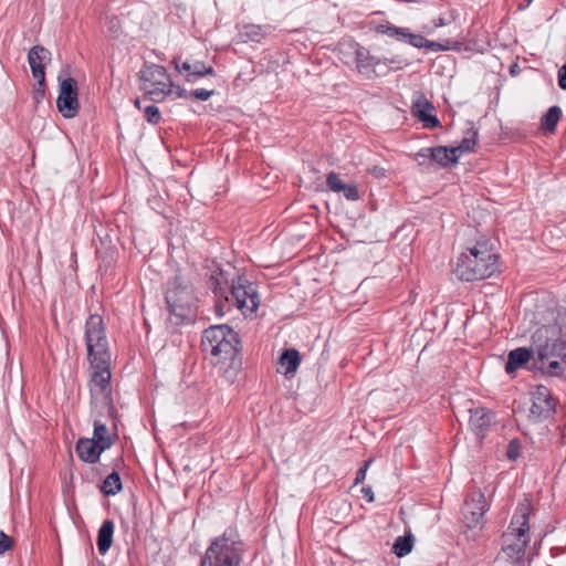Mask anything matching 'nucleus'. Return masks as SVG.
<instances>
[{"label":"nucleus","mask_w":566,"mask_h":566,"mask_svg":"<svg viewBox=\"0 0 566 566\" xmlns=\"http://www.w3.org/2000/svg\"><path fill=\"white\" fill-rule=\"evenodd\" d=\"M51 60V53L42 45H34L30 49L28 54V62L31 67L33 77L45 76V64Z\"/></svg>","instance_id":"nucleus-15"},{"label":"nucleus","mask_w":566,"mask_h":566,"mask_svg":"<svg viewBox=\"0 0 566 566\" xmlns=\"http://www.w3.org/2000/svg\"><path fill=\"white\" fill-rule=\"evenodd\" d=\"M432 109V104L423 97L415 101L412 104V114L426 128H436L440 125L438 117L431 114Z\"/></svg>","instance_id":"nucleus-17"},{"label":"nucleus","mask_w":566,"mask_h":566,"mask_svg":"<svg viewBox=\"0 0 566 566\" xmlns=\"http://www.w3.org/2000/svg\"><path fill=\"white\" fill-rule=\"evenodd\" d=\"M489 510L488 501L482 492L473 494L463 506V522L467 527L474 528L483 524V517Z\"/></svg>","instance_id":"nucleus-11"},{"label":"nucleus","mask_w":566,"mask_h":566,"mask_svg":"<svg viewBox=\"0 0 566 566\" xmlns=\"http://www.w3.org/2000/svg\"><path fill=\"white\" fill-rule=\"evenodd\" d=\"M214 94L213 90L197 88L190 92L191 97L199 101H208Z\"/></svg>","instance_id":"nucleus-36"},{"label":"nucleus","mask_w":566,"mask_h":566,"mask_svg":"<svg viewBox=\"0 0 566 566\" xmlns=\"http://www.w3.org/2000/svg\"><path fill=\"white\" fill-rule=\"evenodd\" d=\"M34 80L36 81L34 86V99L36 103H40L45 95V76H43V80H41V77H34Z\"/></svg>","instance_id":"nucleus-33"},{"label":"nucleus","mask_w":566,"mask_h":566,"mask_svg":"<svg viewBox=\"0 0 566 566\" xmlns=\"http://www.w3.org/2000/svg\"><path fill=\"white\" fill-rule=\"evenodd\" d=\"M165 298L176 318L175 324L192 319L197 300L192 286L185 277L176 275L168 283Z\"/></svg>","instance_id":"nucleus-6"},{"label":"nucleus","mask_w":566,"mask_h":566,"mask_svg":"<svg viewBox=\"0 0 566 566\" xmlns=\"http://www.w3.org/2000/svg\"><path fill=\"white\" fill-rule=\"evenodd\" d=\"M443 24L442 20L439 19V21L436 23L437 27H441Z\"/></svg>","instance_id":"nucleus-48"},{"label":"nucleus","mask_w":566,"mask_h":566,"mask_svg":"<svg viewBox=\"0 0 566 566\" xmlns=\"http://www.w3.org/2000/svg\"><path fill=\"white\" fill-rule=\"evenodd\" d=\"M368 172L378 179L384 178L386 176V170L379 166H374L371 168H368Z\"/></svg>","instance_id":"nucleus-43"},{"label":"nucleus","mask_w":566,"mask_h":566,"mask_svg":"<svg viewBox=\"0 0 566 566\" xmlns=\"http://www.w3.org/2000/svg\"><path fill=\"white\" fill-rule=\"evenodd\" d=\"M85 344L92 375L90 392L94 403L112 408L111 353L102 316L92 314L85 323Z\"/></svg>","instance_id":"nucleus-1"},{"label":"nucleus","mask_w":566,"mask_h":566,"mask_svg":"<svg viewBox=\"0 0 566 566\" xmlns=\"http://www.w3.org/2000/svg\"><path fill=\"white\" fill-rule=\"evenodd\" d=\"M432 151V147H427V148H422L420 149L416 155H415V158L416 160L419 163V165H423L426 159H430L431 160V155H429L428 153Z\"/></svg>","instance_id":"nucleus-38"},{"label":"nucleus","mask_w":566,"mask_h":566,"mask_svg":"<svg viewBox=\"0 0 566 566\" xmlns=\"http://www.w3.org/2000/svg\"><path fill=\"white\" fill-rule=\"evenodd\" d=\"M105 449L102 448L96 441L91 439H80L76 443V452L80 459L87 463H95L98 461L101 453Z\"/></svg>","instance_id":"nucleus-18"},{"label":"nucleus","mask_w":566,"mask_h":566,"mask_svg":"<svg viewBox=\"0 0 566 566\" xmlns=\"http://www.w3.org/2000/svg\"><path fill=\"white\" fill-rule=\"evenodd\" d=\"M122 490L120 476L117 472H112L104 480L102 491L105 495H115Z\"/></svg>","instance_id":"nucleus-28"},{"label":"nucleus","mask_w":566,"mask_h":566,"mask_svg":"<svg viewBox=\"0 0 566 566\" xmlns=\"http://www.w3.org/2000/svg\"><path fill=\"white\" fill-rule=\"evenodd\" d=\"M301 363L300 353L295 348H289L283 352L279 359L277 371L283 375L294 374Z\"/></svg>","instance_id":"nucleus-20"},{"label":"nucleus","mask_w":566,"mask_h":566,"mask_svg":"<svg viewBox=\"0 0 566 566\" xmlns=\"http://www.w3.org/2000/svg\"><path fill=\"white\" fill-rule=\"evenodd\" d=\"M512 447H513V442H511V444H510L509 457L511 459H515L516 455H515V453H512Z\"/></svg>","instance_id":"nucleus-46"},{"label":"nucleus","mask_w":566,"mask_h":566,"mask_svg":"<svg viewBox=\"0 0 566 566\" xmlns=\"http://www.w3.org/2000/svg\"><path fill=\"white\" fill-rule=\"evenodd\" d=\"M271 31V25L244 24L240 31V36L244 41L261 42Z\"/></svg>","instance_id":"nucleus-23"},{"label":"nucleus","mask_w":566,"mask_h":566,"mask_svg":"<svg viewBox=\"0 0 566 566\" xmlns=\"http://www.w3.org/2000/svg\"><path fill=\"white\" fill-rule=\"evenodd\" d=\"M201 345L214 365L231 363L239 345L238 334L228 325H213L205 329Z\"/></svg>","instance_id":"nucleus-5"},{"label":"nucleus","mask_w":566,"mask_h":566,"mask_svg":"<svg viewBox=\"0 0 566 566\" xmlns=\"http://www.w3.org/2000/svg\"><path fill=\"white\" fill-rule=\"evenodd\" d=\"M361 493L368 502H374V492L370 486H364Z\"/></svg>","instance_id":"nucleus-44"},{"label":"nucleus","mask_w":566,"mask_h":566,"mask_svg":"<svg viewBox=\"0 0 566 566\" xmlns=\"http://www.w3.org/2000/svg\"><path fill=\"white\" fill-rule=\"evenodd\" d=\"M326 184H327L328 188L334 192H340L346 185L345 182H343L339 175L334 171H331L327 175Z\"/></svg>","instance_id":"nucleus-30"},{"label":"nucleus","mask_w":566,"mask_h":566,"mask_svg":"<svg viewBox=\"0 0 566 566\" xmlns=\"http://www.w3.org/2000/svg\"><path fill=\"white\" fill-rule=\"evenodd\" d=\"M428 154L431 155L432 161H436L443 167L455 165L459 160V155H455L452 147H432V151Z\"/></svg>","instance_id":"nucleus-22"},{"label":"nucleus","mask_w":566,"mask_h":566,"mask_svg":"<svg viewBox=\"0 0 566 566\" xmlns=\"http://www.w3.org/2000/svg\"><path fill=\"white\" fill-rule=\"evenodd\" d=\"M355 53V62L357 71L370 78L375 75V69L379 64V60L371 55L368 49L358 43L353 45Z\"/></svg>","instance_id":"nucleus-14"},{"label":"nucleus","mask_w":566,"mask_h":566,"mask_svg":"<svg viewBox=\"0 0 566 566\" xmlns=\"http://www.w3.org/2000/svg\"><path fill=\"white\" fill-rule=\"evenodd\" d=\"M497 271V256L488 241H479L457 260L454 272L462 281L484 280Z\"/></svg>","instance_id":"nucleus-3"},{"label":"nucleus","mask_w":566,"mask_h":566,"mask_svg":"<svg viewBox=\"0 0 566 566\" xmlns=\"http://www.w3.org/2000/svg\"><path fill=\"white\" fill-rule=\"evenodd\" d=\"M170 95H175L178 98L191 97L190 93H188L185 88H182L181 86H175V85H174V92Z\"/></svg>","instance_id":"nucleus-42"},{"label":"nucleus","mask_w":566,"mask_h":566,"mask_svg":"<svg viewBox=\"0 0 566 566\" xmlns=\"http://www.w3.org/2000/svg\"><path fill=\"white\" fill-rule=\"evenodd\" d=\"M213 291H214V294H216L217 296H222V295H223V292H222V290H221L220 287H217V286H216Z\"/></svg>","instance_id":"nucleus-45"},{"label":"nucleus","mask_w":566,"mask_h":566,"mask_svg":"<svg viewBox=\"0 0 566 566\" xmlns=\"http://www.w3.org/2000/svg\"><path fill=\"white\" fill-rule=\"evenodd\" d=\"M224 298L227 303H233L244 315L255 313L260 304L255 286L241 277L232 282L230 294Z\"/></svg>","instance_id":"nucleus-8"},{"label":"nucleus","mask_w":566,"mask_h":566,"mask_svg":"<svg viewBox=\"0 0 566 566\" xmlns=\"http://www.w3.org/2000/svg\"><path fill=\"white\" fill-rule=\"evenodd\" d=\"M59 82L57 111L63 117L73 118L80 109L77 83L73 77L62 78L61 76H59Z\"/></svg>","instance_id":"nucleus-9"},{"label":"nucleus","mask_w":566,"mask_h":566,"mask_svg":"<svg viewBox=\"0 0 566 566\" xmlns=\"http://www.w3.org/2000/svg\"><path fill=\"white\" fill-rule=\"evenodd\" d=\"M370 463H371V460L366 461L364 463V465L357 471L355 482H354L355 485L361 483L365 480L366 473H367V470H368Z\"/></svg>","instance_id":"nucleus-37"},{"label":"nucleus","mask_w":566,"mask_h":566,"mask_svg":"<svg viewBox=\"0 0 566 566\" xmlns=\"http://www.w3.org/2000/svg\"><path fill=\"white\" fill-rule=\"evenodd\" d=\"M554 401L549 390L545 386H538L533 394L531 416L534 419L547 418L554 410Z\"/></svg>","instance_id":"nucleus-13"},{"label":"nucleus","mask_w":566,"mask_h":566,"mask_svg":"<svg viewBox=\"0 0 566 566\" xmlns=\"http://www.w3.org/2000/svg\"><path fill=\"white\" fill-rule=\"evenodd\" d=\"M413 547V536L411 534L397 537L392 551L398 557L408 555Z\"/></svg>","instance_id":"nucleus-27"},{"label":"nucleus","mask_w":566,"mask_h":566,"mask_svg":"<svg viewBox=\"0 0 566 566\" xmlns=\"http://www.w3.org/2000/svg\"><path fill=\"white\" fill-rule=\"evenodd\" d=\"M375 32L394 38L398 41H405L407 35V28H399L390 23H381L375 27Z\"/></svg>","instance_id":"nucleus-25"},{"label":"nucleus","mask_w":566,"mask_h":566,"mask_svg":"<svg viewBox=\"0 0 566 566\" xmlns=\"http://www.w3.org/2000/svg\"><path fill=\"white\" fill-rule=\"evenodd\" d=\"M476 142H478V132L474 130V132H472L471 137L463 138L458 146L452 147V148H453L455 155H459V157H460L464 153L473 151L474 146L476 145Z\"/></svg>","instance_id":"nucleus-29"},{"label":"nucleus","mask_w":566,"mask_h":566,"mask_svg":"<svg viewBox=\"0 0 566 566\" xmlns=\"http://www.w3.org/2000/svg\"><path fill=\"white\" fill-rule=\"evenodd\" d=\"M13 547V539L4 532L0 531V555Z\"/></svg>","instance_id":"nucleus-35"},{"label":"nucleus","mask_w":566,"mask_h":566,"mask_svg":"<svg viewBox=\"0 0 566 566\" xmlns=\"http://www.w3.org/2000/svg\"><path fill=\"white\" fill-rule=\"evenodd\" d=\"M243 554L244 543L238 531L228 528L210 542L200 566H241Z\"/></svg>","instance_id":"nucleus-4"},{"label":"nucleus","mask_w":566,"mask_h":566,"mask_svg":"<svg viewBox=\"0 0 566 566\" xmlns=\"http://www.w3.org/2000/svg\"><path fill=\"white\" fill-rule=\"evenodd\" d=\"M423 49H428V50H431L433 52H439V51H444V50H448L449 48L447 45H443L439 42H434V41H430L427 39V43H424V48Z\"/></svg>","instance_id":"nucleus-39"},{"label":"nucleus","mask_w":566,"mask_h":566,"mask_svg":"<svg viewBox=\"0 0 566 566\" xmlns=\"http://www.w3.org/2000/svg\"><path fill=\"white\" fill-rule=\"evenodd\" d=\"M560 117V107L557 105L551 106L542 118V128L549 133H554L556 130Z\"/></svg>","instance_id":"nucleus-24"},{"label":"nucleus","mask_w":566,"mask_h":566,"mask_svg":"<svg viewBox=\"0 0 566 566\" xmlns=\"http://www.w3.org/2000/svg\"><path fill=\"white\" fill-rule=\"evenodd\" d=\"M405 42H408L410 45L417 49H423L424 43H427V39L421 34H415L407 29V35Z\"/></svg>","instance_id":"nucleus-32"},{"label":"nucleus","mask_w":566,"mask_h":566,"mask_svg":"<svg viewBox=\"0 0 566 566\" xmlns=\"http://www.w3.org/2000/svg\"><path fill=\"white\" fill-rule=\"evenodd\" d=\"M512 535H514L517 539V543L514 546H507L505 549H512L516 553V555H522L525 552V548L530 542L528 531V512L526 507L520 509L513 516L511 526Z\"/></svg>","instance_id":"nucleus-10"},{"label":"nucleus","mask_w":566,"mask_h":566,"mask_svg":"<svg viewBox=\"0 0 566 566\" xmlns=\"http://www.w3.org/2000/svg\"><path fill=\"white\" fill-rule=\"evenodd\" d=\"M536 358L532 353V347L530 349L525 347H520L514 350H511L507 356V361L505 364V371L507 374H512L523 365H525L531 358Z\"/></svg>","instance_id":"nucleus-19"},{"label":"nucleus","mask_w":566,"mask_h":566,"mask_svg":"<svg viewBox=\"0 0 566 566\" xmlns=\"http://www.w3.org/2000/svg\"><path fill=\"white\" fill-rule=\"evenodd\" d=\"M171 63L179 73H185L186 81L189 83L197 82L203 76L216 74V71L212 66H208L201 61L180 62L179 59H174Z\"/></svg>","instance_id":"nucleus-12"},{"label":"nucleus","mask_w":566,"mask_h":566,"mask_svg":"<svg viewBox=\"0 0 566 566\" xmlns=\"http://www.w3.org/2000/svg\"><path fill=\"white\" fill-rule=\"evenodd\" d=\"M340 192H343L344 197L348 200L359 199V191L355 184H346Z\"/></svg>","instance_id":"nucleus-34"},{"label":"nucleus","mask_w":566,"mask_h":566,"mask_svg":"<svg viewBox=\"0 0 566 566\" xmlns=\"http://www.w3.org/2000/svg\"><path fill=\"white\" fill-rule=\"evenodd\" d=\"M144 115L148 123L156 125L159 123L161 116L159 108L155 105H149L144 108Z\"/></svg>","instance_id":"nucleus-31"},{"label":"nucleus","mask_w":566,"mask_h":566,"mask_svg":"<svg viewBox=\"0 0 566 566\" xmlns=\"http://www.w3.org/2000/svg\"><path fill=\"white\" fill-rule=\"evenodd\" d=\"M108 29L112 32L113 36H118L120 25H119V21H118L117 18H112L109 20V28Z\"/></svg>","instance_id":"nucleus-41"},{"label":"nucleus","mask_w":566,"mask_h":566,"mask_svg":"<svg viewBox=\"0 0 566 566\" xmlns=\"http://www.w3.org/2000/svg\"><path fill=\"white\" fill-rule=\"evenodd\" d=\"M91 440L96 441L105 450L112 446L111 437L107 434V428L99 421L94 422V432Z\"/></svg>","instance_id":"nucleus-26"},{"label":"nucleus","mask_w":566,"mask_h":566,"mask_svg":"<svg viewBox=\"0 0 566 566\" xmlns=\"http://www.w3.org/2000/svg\"><path fill=\"white\" fill-rule=\"evenodd\" d=\"M492 420L493 413L490 410L483 407L470 409L469 424L479 439L484 437L485 430L491 426Z\"/></svg>","instance_id":"nucleus-16"},{"label":"nucleus","mask_w":566,"mask_h":566,"mask_svg":"<svg viewBox=\"0 0 566 566\" xmlns=\"http://www.w3.org/2000/svg\"><path fill=\"white\" fill-rule=\"evenodd\" d=\"M140 90L153 102H163L174 92L167 70L158 64H145L139 72Z\"/></svg>","instance_id":"nucleus-7"},{"label":"nucleus","mask_w":566,"mask_h":566,"mask_svg":"<svg viewBox=\"0 0 566 566\" xmlns=\"http://www.w3.org/2000/svg\"><path fill=\"white\" fill-rule=\"evenodd\" d=\"M532 353L534 366L551 376L562 374L563 369L557 359L566 360V337L562 328L554 325H544L532 336Z\"/></svg>","instance_id":"nucleus-2"},{"label":"nucleus","mask_w":566,"mask_h":566,"mask_svg":"<svg viewBox=\"0 0 566 566\" xmlns=\"http://www.w3.org/2000/svg\"><path fill=\"white\" fill-rule=\"evenodd\" d=\"M134 104H135V106H136L137 108H140V101H139V98H136V99L134 101Z\"/></svg>","instance_id":"nucleus-47"},{"label":"nucleus","mask_w":566,"mask_h":566,"mask_svg":"<svg viewBox=\"0 0 566 566\" xmlns=\"http://www.w3.org/2000/svg\"><path fill=\"white\" fill-rule=\"evenodd\" d=\"M114 522L112 520L103 521L97 534V548L101 555H105L113 543Z\"/></svg>","instance_id":"nucleus-21"},{"label":"nucleus","mask_w":566,"mask_h":566,"mask_svg":"<svg viewBox=\"0 0 566 566\" xmlns=\"http://www.w3.org/2000/svg\"><path fill=\"white\" fill-rule=\"evenodd\" d=\"M558 86L566 90V63L558 70Z\"/></svg>","instance_id":"nucleus-40"}]
</instances>
